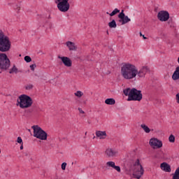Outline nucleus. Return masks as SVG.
Wrapping results in <instances>:
<instances>
[{"instance_id": "nucleus-13", "label": "nucleus", "mask_w": 179, "mask_h": 179, "mask_svg": "<svg viewBox=\"0 0 179 179\" xmlns=\"http://www.w3.org/2000/svg\"><path fill=\"white\" fill-rule=\"evenodd\" d=\"M106 166L107 170H110V169H114V170H116L117 173H121V167H120V166H115V162L113 161L106 162Z\"/></svg>"}, {"instance_id": "nucleus-35", "label": "nucleus", "mask_w": 179, "mask_h": 179, "mask_svg": "<svg viewBox=\"0 0 179 179\" xmlns=\"http://www.w3.org/2000/svg\"><path fill=\"white\" fill-rule=\"evenodd\" d=\"M20 149V150H23V144H21Z\"/></svg>"}, {"instance_id": "nucleus-36", "label": "nucleus", "mask_w": 179, "mask_h": 179, "mask_svg": "<svg viewBox=\"0 0 179 179\" xmlns=\"http://www.w3.org/2000/svg\"><path fill=\"white\" fill-rule=\"evenodd\" d=\"M49 27H50V29H51V27H52V24L50 23L49 24Z\"/></svg>"}, {"instance_id": "nucleus-3", "label": "nucleus", "mask_w": 179, "mask_h": 179, "mask_svg": "<svg viewBox=\"0 0 179 179\" xmlns=\"http://www.w3.org/2000/svg\"><path fill=\"white\" fill-rule=\"evenodd\" d=\"M12 43L9 37L6 36L2 30L0 29V52H8L10 50Z\"/></svg>"}, {"instance_id": "nucleus-41", "label": "nucleus", "mask_w": 179, "mask_h": 179, "mask_svg": "<svg viewBox=\"0 0 179 179\" xmlns=\"http://www.w3.org/2000/svg\"><path fill=\"white\" fill-rule=\"evenodd\" d=\"M107 34H108V31H107Z\"/></svg>"}, {"instance_id": "nucleus-15", "label": "nucleus", "mask_w": 179, "mask_h": 179, "mask_svg": "<svg viewBox=\"0 0 179 179\" xmlns=\"http://www.w3.org/2000/svg\"><path fill=\"white\" fill-rule=\"evenodd\" d=\"M161 169L163 170V171H165L166 173H171V167L170 165L166 162H164L161 164Z\"/></svg>"}, {"instance_id": "nucleus-7", "label": "nucleus", "mask_w": 179, "mask_h": 179, "mask_svg": "<svg viewBox=\"0 0 179 179\" xmlns=\"http://www.w3.org/2000/svg\"><path fill=\"white\" fill-rule=\"evenodd\" d=\"M10 67V60L5 53H0V69L8 71Z\"/></svg>"}, {"instance_id": "nucleus-31", "label": "nucleus", "mask_w": 179, "mask_h": 179, "mask_svg": "<svg viewBox=\"0 0 179 179\" xmlns=\"http://www.w3.org/2000/svg\"><path fill=\"white\" fill-rule=\"evenodd\" d=\"M66 169V162H63L62 164V170H65Z\"/></svg>"}, {"instance_id": "nucleus-21", "label": "nucleus", "mask_w": 179, "mask_h": 179, "mask_svg": "<svg viewBox=\"0 0 179 179\" xmlns=\"http://www.w3.org/2000/svg\"><path fill=\"white\" fill-rule=\"evenodd\" d=\"M108 25L110 29H115L117 27V22H115V20H113L108 24Z\"/></svg>"}, {"instance_id": "nucleus-30", "label": "nucleus", "mask_w": 179, "mask_h": 179, "mask_svg": "<svg viewBox=\"0 0 179 179\" xmlns=\"http://www.w3.org/2000/svg\"><path fill=\"white\" fill-rule=\"evenodd\" d=\"M36 68H37V65H36V64L30 65L31 71H34V69H36Z\"/></svg>"}, {"instance_id": "nucleus-6", "label": "nucleus", "mask_w": 179, "mask_h": 179, "mask_svg": "<svg viewBox=\"0 0 179 179\" xmlns=\"http://www.w3.org/2000/svg\"><path fill=\"white\" fill-rule=\"evenodd\" d=\"M34 129V136L37 139H41V141H47V132H45L41 127L38 125H34L31 127Z\"/></svg>"}, {"instance_id": "nucleus-37", "label": "nucleus", "mask_w": 179, "mask_h": 179, "mask_svg": "<svg viewBox=\"0 0 179 179\" xmlns=\"http://www.w3.org/2000/svg\"><path fill=\"white\" fill-rule=\"evenodd\" d=\"M107 15H110V13L108 12L106 13Z\"/></svg>"}, {"instance_id": "nucleus-2", "label": "nucleus", "mask_w": 179, "mask_h": 179, "mask_svg": "<svg viewBox=\"0 0 179 179\" xmlns=\"http://www.w3.org/2000/svg\"><path fill=\"white\" fill-rule=\"evenodd\" d=\"M123 93L124 96H128L127 101H141L143 97L142 91L136 88H127L123 90Z\"/></svg>"}, {"instance_id": "nucleus-22", "label": "nucleus", "mask_w": 179, "mask_h": 179, "mask_svg": "<svg viewBox=\"0 0 179 179\" xmlns=\"http://www.w3.org/2000/svg\"><path fill=\"white\" fill-rule=\"evenodd\" d=\"M172 179H179V166L175 171V173H173Z\"/></svg>"}, {"instance_id": "nucleus-16", "label": "nucleus", "mask_w": 179, "mask_h": 179, "mask_svg": "<svg viewBox=\"0 0 179 179\" xmlns=\"http://www.w3.org/2000/svg\"><path fill=\"white\" fill-rule=\"evenodd\" d=\"M66 47H68L69 51H76V50L78 48L76 47V45H75V43L71 42V41H67L66 43Z\"/></svg>"}, {"instance_id": "nucleus-20", "label": "nucleus", "mask_w": 179, "mask_h": 179, "mask_svg": "<svg viewBox=\"0 0 179 179\" xmlns=\"http://www.w3.org/2000/svg\"><path fill=\"white\" fill-rule=\"evenodd\" d=\"M105 103L106 104H108L109 106H114V104H115V99L113 98H109L106 99Z\"/></svg>"}, {"instance_id": "nucleus-9", "label": "nucleus", "mask_w": 179, "mask_h": 179, "mask_svg": "<svg viewBox=\"0 0 179 179\" xmlns=\"http://www.w3.org/2000/svg\"><path fill=\"white\" fill-rule=\"evenodd\" d=\"M149 145L152 149H160V148H163V143L162 141L156 138H152L149 141Z\"/></svg>"}, {"instance_id": "nucleus-17", "label": "nucleus", "mask_w": 179, "mask_h": 179, "mask_svg": "<svg viewBox=\"0 0 179 179\" xmlns=\"http://www.w3.org/2000/svg\"><path fill=\"white\" fill-rule=\"evenodd\" d=\"M96 138H99V139H106V138H107V133L106 131H96Z\"/></svg>"}, {"instance_id": "nucleus-14", "label": "nucleus", "mask_w": 179, "mask_h": 179, "mask_svg": "<svg viewBox=\"0 0 179 179\" xmlns=\"http://www.w3.org/2000/svg\"><path fill=\"white\" fill-rule=\"evenodd\" d=\"M59 59H62L64 65L68 68L72 66V60L68 57H61L58 56Z\"/></svg>"}, {"instance_id": "nucleus-8", "label": "nucleus", "mask_w": 179, "mask_h": 179, "mask_svg": "<svg viewBox=\"0 0 179 179\" xmlns=\"http://www.w3.org/2000/svg\"><path fill=\"white\" fill-rule=\"evenodd\" d=\"M55 3H57V8L60 12H68L71 5L69 4V0H55Z\"/></svg>"}, {"instance_id": "nucleus-23", "label": "nucleus", "mask_w": 179, "mask_h": 179, "mask_svg": "<svg viewBox=\"0 0 179 179\" xmlns=\"http://www.w3.org/2000/svg\"><path fill=\"white\" fill-rule=\"evenodd\" d=\"M141 127L146 134H149V132H150V129L148 126H146V124H141Z\"/></svg>"}, {"instance_id": "nucleus-28", "label": "nucleus", "mask_w": 179, "mask_h": 179, "mask_svg": "<svg viewBox=\"0 0 179 179\" xmlns=\"http://www.w3.org/2000/svg\"><path fill=\"white\" fill-rule=\"evenodd\" d=\"M17 143H20V145H23V140L22 139V137H17Z\"/></svg>"}, {"instance_id": "nucleus-12", "label": "nucleus", "mask_w": 179, "mask_h": 179, "mask_svg": "<svg viewBox=\"0 0 179 179\" xmlns=\"http://www.w3.org/2000/svg\"><path fill=\"white\" fill-rule=\"evenodd\" d=\"M157 17L161 22H167L170 17V14L167 11H160L158 13Z\"/></svg>"}, {"instance_id": "nucleus-34", "label": "nucleus", "mask_w": 179, "mask_h": 179, "mask_svg": "<svg viewBox=\"0 0 179 179\" xmlns=\"http://www.w3.org/2000/svg\"><path fill=\"white\" fill-rule=\"evenodd\" d=\"M78 111L80 113V114H85V111H83V110H82L80 108H78Z\"/></svg>"}, {"instance_id": "nucleus-42", "label": "nucleus", "mask_w": 179, "mask_h": 179, "mask_svg": "<svg viewBox=\"0 0 179 179\" xmlns=\"http://www.w3.org/2000/svg\"><path fill=\"white\" fill-rule=\"evenodd\" d=\"M0 154H1V150H0Z\"/></svg>"}, {"instance_id": "nucleus-29", "label": "nucleus", "mask_w": 179, "mask_h": 179, "mask_svg": "<svg viewBox=\"0 0 179 179\" xmlns=\"http://www.w3.org/2000/svg\"><path fill=\"white\" fill-rule=\"evenodd\" d=\"M26 90H31L33 89V85L29 84L25 87Z\"/></svg>"}, {"instance_id": "nucleus-27", "label": "nucleus", "mask_w": 179, "mask_h": 179, "mask_svg": "<svg viewBox=\"0 0 179 179\" xmlns=\"http://www.w3.org/2000/svg\"><path fill=\"white\" fill-rule=\"evenodd\" d=\"M24 59L25 62H31V57H30V56H25Z\"/></svg>"}, {"instance_id": "nucleus-19", "label": "nucleus", "mask_w": 179, "mask_h": 179, "mask_svg": "<svg viewBox=\"0 0 179 179\" xmlns=\"http://www.w3.org/2000/svg\"><path fill=\"white\" fill-rule=\"evenodd\" d=\"M19 72H22V71L19 70L15 65H13L9 71V73H19Z\"/></svg>"}, {"instance_id": "nucleus-25", "label": "nucleus", "mask_w": 179, "mask_h": 179, "mask_svg": "<svg viewBox=\"0 0 179 179\" xmlns=\"http://www.w3.org/2000/svg\"><path fill=\"white\" fill-rule=\"evenodd\" d=\"M169 142H171V143H174V142H176V137L174 136V135L173 134L170 135L169 138Z\"/></svg>"}, {"instance_id": "nucleus-24", "label": "nucleus", "mask_w": 179, "mask_h": 179, "mask_svg": "<svg viewBox=\"0 0 179 179\" xmlns=\"http://www.w3.org/2000/svg\"><path fill=\"white\" fill-rule=\"evenodd\" d=\"M117 13H120V10H118V8H115L111 13L109 14V16H115V15H117Z\"/></svg>"}, {"instance_id": "nucleus-32", "label": "nucleus", "mask_w": 179, "mask_h": 179, "mask_svg": "<svg viewBox=\"0 0 179 179\" xmlns=\"http://www.w3.org/2000/svg\"><path fill=\"white\" fill-rule=\"evenodd\" d=\"M14 9H15V10L19 12V10H20V6L19 5H16Z\"/></svg>"}, {"instance_id": "nucleus-18", "label": "nucleus", "mask_w": 179, "mask_h": 179, "mask_svg": "<svg viewBox=\"0 0 179 179\" xmlns=\"http://www.w3.org/2000/svg\"><path fill=\"white\" fill-rule=\"evenodd\" d=\"M173 80H178L179 79V66L176 67L175 71L172 75Z\"/></svg>"}, {"instance_id": "nucleus-39", "label": "nucleus", "mask_w": 179, "mask_h": 179, "mask_svg": "<svg viewBox=\"0 0 179 179\" xmlns=\"http://www.w3.org/2000/svg\"><path fill=\"white\" fill-rule=\"evenodd\" d=\"M29 132H30V129H28Z\"/></svg>"}, {"instance_id": "nucleus-5", "label": "nucleus", "mask_w": 179, "mask_h": 179, "mask_svg": "<svg viewBox=\"0 0 179 179\" xmlns=\"http://www.w3.org/2000/svg\"><path fill=\"white\" fill-rule=\"evenodd\" d=\"M130 169L133 171V176L134 178L137 179H141V177H142L145 171L143 170V166H142L139 162V159H136L134 164L131 166Z\"/></svg>"}, {"instance_id": "nucleus-40", "label": "nucleus", "mask_w": 179, "mask_h": 179, "mask_svg": "<svg viewBox=\"0 0 179 179\" xmlns=\"http://www.w3.org/2000/svg\"><path fill=\"white\" fill-rule=\"evenodd\" d=\"M71 164L73 165V162H72Z\"/></svg>"}, {"instance_id": "nucleus-10", "label": "nucleus", "mask_w": 179, "mask_h": 179, "mask_svg": "<svg viewBox=\"0 0 179 179\" xmlns=\"http://www.w3.org/2000/svg\"><path fill=\"white\" fill-rule=\"evenodd\" d=\"M120 23H122V25L127 24V23H129L131 21V19L128 17V15H125V13H124V10H122L121 13L117 15Z\"/></svg>"}, {"instance_id": "nucleus-38", "label": "nucleus", "mask_w": 179, "mask_h": 179, "mask_svg": "<svg viewBox=\"0 0 179 179\" xmlns=\"http://www.w3.org/2000/svg\"><path fill=\"white\" fill-rule=\"evenodd\" d=\"M85 135H87V131L85 132Z\"/></svg>"}, {"instance_id": "nucleus-33", "label": "nucleus", "mask_w": 179, "mask_h": 179, "mask_svg": "<svg viewBox=\"0 0 179 179\" xmlns=\"http://www.w3.org/2000/svg\"><path fill=\"white\" fill-rule=\"evenodd\" d=\"M140 36H141V37H143V38L144 40H146V39L148 38L147 37H145V35H143V34H142V32H140Z\"/></svg>"}, {"instance_id": "nucleus-4", "label": "nucleus", "mask_w": 179, "mask_h": 179, "mask_svg": "<svg viewBox=\"0 0 179 179\" xmlns=\"http://www.w3.org/2000/svg\"><path fill=\"white\" fill-rule=\"evenodd\" d=\"M17 101V106H19L20 108H29V107H31V105L33 104V99L31 97L26 94L20 95Z\"/></svg>"}, {"instance_id": "nucleus-26", "label": "nucleus", "mask_w": 179, "mask_h": 179, "mask_svg": "<svg viewBox=\"0 0 179 179\" xmlns=\"http://www.w3.org/2000/svg\"><path fill=\"white\" fill-rule=\"evenodd\" d=\"M74 94L76 97H82V96H83V92H82V91H77Z\"/></svg>"}, {"instance_id": "nucleus-11", "label": "nucleus", "mask_w": 179, "mask_h": 179, "mask_svg": "<svg viewBox=\"0 0 179 179\" xmlns=\"http://www.w3.org/2000/svg\"><path fill=\"white\" fill-rule=\"evenodd\" d=\"M118 155V151L114 148H107L105 150V156L108 159H111V157H115Z\"/></svg>"}, {"instance_id": "nucleus-1", "label": "nucleus", "mask_w": 179, "mask_h": 179, "mask_svg": "<svg viewBox=\"0 0 179 179\" xmlns=\"http://www.w3.org/2000/svg\"><path fill=\"white\" fill-rule=\"evenodd\" d=\"M148 72H150L149 67L143 66L140 70H138V68L131 63H124L121 67V75L127 80L135 79L136 76L145 78Z\"/></svg>"}]
</instances>
